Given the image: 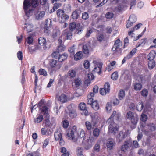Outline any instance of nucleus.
<instances>
[{
  "mask_svg": "<svg viewBox=\"0 0 156 156\" xmlns=\"http://www.w3.org/2000/svg\"><path fill=\"white\" fill-rule=\"evenodd\" d=\"M143 108V105L142 103H139L137 105V110L139 111H141Z\"/></svg>",
  "mask_w": 156,
  "mask_h": 156,
  "instance_id": "6e6d98bb",
  "label": "nucleus"
},
{
  "mask_svg": "<svg viewBox=\"0 0 156 156\" xmlns=\"http://www.w3.org/2000/svg\"><path fill=\"white\" fill-rule=\"evenodd\" d=\"M69 18V16L68 15L64 13V15H62V16L59 18V21L60 23H64Z\"/></svg>",
  "mask_w": 156,
  "mask_h": 156,
  "instance_id": "2eb2a0df",
  "label": "nucleus"
},
{
  "mask_svg": "<svg viewBox=\"0 0 156 156\" xmlns=\"http://www.w3.org/2000/svg\"><path fill=\"white\" fill-rule=\"evenodd\" d=\"M43 119V116L42 115H40L37 117L36 119H35V122L39 123Z\"/></svg>",
  "mask_w": 156,
  "mask_h": 156,
  "instance_id": "603ef678",
  "label": "nucleus"
},
{
  "mask_svg": "<svg viewBox=\"0 0 156 156\" xmlns=\"http://www.w3.org/2000/svg\"><path fill=\"white\" fill-rule=\"evenodd\" d=\"M25 25V28L27 33L30 32L32 31L33 26L32 25L29 23H26Z\"/></svg>",
  "mask_w": 156,
  "mask_h": 156,
  "instance_id": "f3484780",
  "label": "nucleus"
},
{
  "mask_svg": "<svg viewBox=\"0 0 156 156\" xmlns=\"http://www.w3.org/2000/svg\"><path fill=\"white\" fill-rule=\"evenodd\" d=\"M147 119V115L145 114H142L141 115L140 120L143 122L146 121Z\"/></svg>",
  "mask_w": 156,
  "mask_h": 156,
  "instance_id": "13d9d810",
  "label": "nucleus"
},
{
  "mask_svg": "<svg viewBox=\"0 0 156 156\" xmlns=\"http://www.w3.org/2000/svg\"><path fill=\"white\" fill-rule=\"evenodd\" d=\"M130 145V144L129 143H126L124 144V145H122V147L121 148V149L122 151H125V150H127L128 148Z\"/></svg>",
  "mask_w": 156,
  "mask_h": 156,
  "instance_id": "c85d7f7f",
  "label": "nucleus"
},
{
  "mask_svg": "<svg viewBox=\"0 0 156 156\" xmlns=\"http://www.w3.org/2000/svg\"><path fill=\"white\" fill-rule=\"evenodd\" d=\"M76 27V24L75 23H70L69 24V29L72 32V31L74 30Z\"/></svg>",
  "mask_w": 156,
  "mask_h": 156,
  "instance_id": "5fc2aeb1",
  "label": "nucleus"
},
{
  "mask_svg": "<svg viewBox=\"0 0 156 156\" xmlns=\"http://www.w3.org/2000/svg\"><path fill=\"white\" fill-rule=\"evenodd\" d=\"M147 40V39L146 38L141 39L140 41L138 42L139 44L137 46V47H139L140 46H143L146 43Z\"/></svg>",
  "mask_w": 156,
  "mask_h": 156,
  "instance_id": "58836bf2",
  "label": "nucleus"
},
{
  "mask_svg": "<svg viewBox=\"0 0 156 156\" xmlns=\"http://www.w3.org/2000/svg\"><path fill=\"white\" fill-rule=\"evenodd\" d=\"M126 136V135L125 132L121 131L117 135V138L119 140V141L120 142L123 140Z\"/></svg>",
  "mask_w": 156,
  "mask_h": 156,
  "instance_id": "9b49d317",
  "label": "nucleus"
},
{
  "mask_svg": "<svg viewBox=\"0 0 156 156\" xmlns=\"http://www.w3.org/2000/svg\"><path fill=\"white\" fill-rule=\"evenodd\" d=\"M97 39L98 41L101 42L104 39V36L101 33H98L96 35Z\"/></svg>",
  "mask_w": 156,
  "mask_h": 156,
  "instance_id": "c9c22d12",
  "label": "nucleus"
},
{
  "mask_svg": "<svg viewBox=\"0 0 156 156\" xmlns=\"http://www.w3.org/2000/svg\"><path fill=\"white\" fill-rule=\"evenodd\" d=\"M54 137L55 140H59V144L62 146L64 144V141L62 138V135L60 130H57L54 133Z\"/></svg>",
  "mask_w": 156,
  "mask_h": 156,
  "instance_id": "20e7f679",
  "label": "nucleus"
},
{
  "mask_svg": "<svg viewBox=\"0 0 156 156\" xmlns=\"http://www.w3.org/2000/svg\"><path fill=\"white\" fill-rule=\"evenodd\" d=\"M77 156H84L82 154V148L80 147H78L77 148Z\"/></svg>",
  "mask_w": 156,
  "mask_h": 156,
  "instance_id": "0e129e2a",
  "label": "nucleus"
},
{
  "mask_svg": "<svg viewBox=\"0 0 156 156\" xmlns=\"http://www.w3.org/2000/svg\"><path fill=\"white\" fill-rule=\"evenodd\" d=\"M93 32V31L91 28H88L87 30L85 37L87 38L89 37L91 33H92Z\"/></svg>",
  "mask_w": 156,
  "mask_h": 156,
  "instance_id": "a18cd8bd",
  "label": "nucleus"
},
{
  "mask_svg": "<svg viewBox=\"0 0 156 156\" xmlns=\"http://www.w3.org/2000/svg\"><path fill=\"white\" fill-rule=\"evenodd\" d=\"M103 88L105 89L107 92H109L110 90V85L108 83L106 82L105 83Z\"/></svg>",
  "mask_w": 156,
  "mask_h": 156,
  "instance_id": "8fccbe9b",
  "label": "nucleus"
},
{
  "mask_svg": "<svg viewBox=\"0 0 156 156\" xmlns=\"http://www.w3.org/2000/svg\"><path fill=\"white\" fill-rule=\"evenodd\" d=\"M125 96V91L122 90H120L119 93L118 98L120 100H121L124 98Z\"/></svg>",
  "mask_w": 156,
  "mask_h": 156,
  "instance_id": "a878e982",
  "label": "nucleus"
},
{
  "mask_svg": "<svg viewBox=\"0 0 156 156\" xmlns=\"http://www.w3.org/2000/svg\"><path fill=\"white\" fill-rule=\"evenodd\" d=\"M100 93L102 95H105L107 93H108L107 92L106 90L103 88H100Z\"/></svg>",
  "mask_w": 156,
  "mask_h": 156,
  "instance_id": "e2e57ef3",
  "label": "nucleus"
},
{
  "mask_svg": "<svg viewBox=\"0 0 156 156\" xmlns=\"http://www.w3.org/2000/svg\"><path fill=\"white\" fill-rule=\"evenodd\" d=\"M58 100L62 103H65L67 101L66 96L64 94H62L59 96Z\"/></svg>",
  "mask_w": 156,
  "mask_h": 156,
  "instance_id": "6ab92c4d",
  "label": "nucleus"
},
{
  "mask_svg": "<svg viewBox=\"0 0 156 156\" xmlns=\"http://www.w3.org/2000/svg\"><path fill=\"white\" fill-rule=\"evenodd\" d=\"M124 8V5L122 4H120L118 6L115 7V8L116 12H120L122 11Z\"/></svg>",
  "mask_w": 156,
  "mask_h": 156,
  "instance_id": "5701e85b",
  "label": "nucleus"
},
{
  "mask_svg": "<svg viewBox=\"0 0 156 156\" xmlns=\"http://www.w3.org/2000/svg\"><path fill=\"white\" fill-rule=\"evenodd\" d=\"M148 94L147 90L146 89H144L141 92V95L144 97H146L147 96Z\"/></svg>",
  "mask_w": 156,
  "mask_h": 156,
  "instance_id": "864d4df0",
  "label": "nucleus"
},
{
  "mask_svg": "<svg viewBox=\"0 0 156 156\" xmlns=\"http://www.w3.org/2000/svg\"><path fill=\"white\" fill-rule=\"evenodd\" d=\"M39 73L40 75L46 76L47 75L46 71L44 69H40L39 70Z\"/></svg>",
  "mask_w": 156,
  "mask_h": 156,
  "instance_id": "c03bdc74",
  "label": "nucleus"
},
{
  "mask_svg": "<svg viewBox=\"0 0 156 156\" xmlns=\"http://www.w3.org/2000/svg\"><path fill=\"white\" fill-rule=\"evenodd\" d=\"M69 115L70 117L72 118L76 117V114L75 111L74 110H70L69 112Z\"/></svg>",
  "mask_w": 156,
  "mask_h": 156,
  "instance_id": "e433bc0d",
  "label": "nucleus"
},
{
  "mask_svg": "<svg viewBox=\"0 0 156 156\" xmlns=\"http://www.w3.org/2000/svg\"><path fill=\"white\" fill-rule=\"evenodd\" d=\"M148 128L151 131H154L156 127L154 124L153 123H150L148 124Z\"/></svg>",
  "mask_w": 156,
  "mask_h": 156,
  "instance_id": "473e14b6",
  "label": "nucleus"
},
{
  "mask_svg": "<svg viewBox=\"0 0 156 156\" xmlns=\"http://www.w3.org/2000/svg\"><path fill=\"white\" fill-rule=\"evenodd\" d=\"M68 57V55L67 54L64 53L61 55H60L58 57V61L59 62H62L66 59Z\"/></svg>",
  "mask_w": 156,
  "mask_h": 156,
  "instance_id": "dca6fc26",
  "label": "nucleus"
},
{
  "mask_svg": "<svg viewBox=\"0 0 156 156\" xmlns=\"http://www.w3.org/2000/svg\"><path fill=\"white\" fill-rule=\"evenodd\" d=\"M82 18L84 20H86L89 18L88 13L87 12L82 13Z\"/></svg>",
  "mask_w": 156,
  "mask_h": 156,
  "instance_id": "680f3d73",
  "label": "nucleus"
},
{
  "mask_svg": "<svg viewBox=\"0 0 156 156\" xmlns=\"http://www.w3.org/2000/svg\"><path fill=\"white\" fill-rule=\"evenodd\" d=\"M26 41L29 44L32 43L33 41V39L31 36H29L26 39Z\"/></svg>",
  "mask_w": 156,
  "mask_h": 156,
  "instance_id": "69168bd1",
  "label": "nucleus"
},
{
  "mask_svg": "<svg viewBox=\"0 0 156 156\" xmlns=\"http://www.w3.org/2000/svg\"><path fill=\"white\" fill-rule=\"evenodd\" d=\"M137 49L136 48H134L131 51L129 54L126 56V58L128 59L131 58L133 55L136 53Z\"/></svg>",
  "mask_w": 156,
  "mask_h": 156,
  "instance_id": "4be33fe9",
  "label": "nucleus"
},
{
  "mask_svg": "<svg viewBox=\"0 0 156 156\" xmlns=\"http://www.w3.org/2000/svg\"><path fill=\"white\" fill-rule=\"evenodd\" d=\"M60 31L57 28H55L53 31L52 35V37L53 38H55L56 37L59 36L60 34Z\"/></svg>",
  "mask_w": 156,
  "mask_h": 156,
  "instance_id": "bb28decb",
  "label": "nucleus"
},
{
  "mask_svg": "<svg viewBox=\"0 0 156 156\" xmlns=\"http://www.w3.org/2000/svg\"><path fill=\"white\" fill-rule=\"evenodd\" d=\"M106 109L107 111L108 112L111 109L112 106L109 103H108L106 106Z\"/></svg>",
  "mask_w": 156,
  "mask_h": 156,
  "instance_id": "774afa93",
  "label": "nucleus"
},
{
  "mask_svg": "<svg viewBox=\"0 0 156 156\" xmlns=\"http://www.w3.org/2000/svg\"><path fill=\"white\" fill-rule=\"evenodd\" d=\"M27 2H29L30 5L28 6L26 9L24 8L26 15L29 17L31 16L33 12L34 9L33 7H36L38 5V1L37 0H32L30 2L26 0Z\"/></svg>",
  "mask_w": 156,
  "mask_h": 156,
  "instance_id": "f03ea898",
  "label": "nucleus"
},
{
  "mask_svg": "<svg viewBox=\"0 0 156 156\" xmlns=\"http://www.w3.org/2000/svg\"><path fill=\"white\" fill-rule=\"evenodd\" d=\"M148 67L150 69H153L155 65V62L154 60L149 61L148 62Z\"/></svg>",
  "mask_w": 156,
  "mask_h": 156,
  "instance_id": "aec40b11",
  "label": "nucleus"
},
{
  "mask_svg": "<svg viewBox=\"0 0 156 156\" xmlns=\"http://www.w3.org/2000/svg\"><path fill=\"white\" fill-rule=\"evenodd\" d=\"M94 143V142L93 139L90 138L87 139L85 146V148L86 150L89 149L91 147Z\"/></svg>",
  "mask_w": 156,
  "mask_h": 156,
  "instance_id": "9d476101",
  "label": "nucleus"
},
{
  "mask_svg": "<svg viewBox=\"0 0 156 156\" xmlns=\"http://www.w3.org/2000/svg\"><path fill=\"white\" fill-rule=\"evenodd\" d=\"M65 48V46L63 44L59 45L57 47L56 51L59 53L63 51Z\"/></svg>",
  "mask_w": 156,
  "mask_h": 156,
  "instance_id": "cd10ccee",
  "label": "nucleus"
},
{
  "mask_svg": "<svg viewBox=\"0 0 156 156\" xmlns=\"http://www.w3.org/2000/svg\"><path fill=\"white\" fill-rule=\"evenodd\" d=\"M52 21L50 19H47L45 21V26L47 28L50 27L52 25Z\"/></svg>",
  "mask_w": 156,
  "mask_h": 156,
  "instance_id": "7c9ffc66",
  "label": "nucleus"
},
{
  "mask_svg": "<svg viewBox=\"0 0 156 156\" xmlns=\"http://www.w3.org/2000/svg\"><path fill=\"white\" fill-rule=\"evenodd\" d=\"M74 83L76 87H77L81 84V81L80 79L76 78L74 80Z\"/></svg>",
  "mask_w": 156,
  "mask_h": 156,
  "instance_id": "c756f323",
  "label": "nucleus"
},
{
  "mask_svg": "<svg viewBox=\"0 0 156 156\" xmlns=\"http://www.w3.org/2000/svg\"><path fill=\"white\" fill-rule=\"evenodd\" d=\"M122 45V42L120 41L119 39H117L115 41L114 46L112 48V51L115 52H116L121 50L120 47Z\"/></svg>",
  "mask_w": 156,
  "mask_h": 156,
  "instance_id": "423d86ee",
  "label": "nucleus"
},
{
  "mask_svg": "<svg viewBox=\"0 0 156 156\" xmlns=\"http://www.w3.org/2000/svg\"><path fill=\"white\" fill-rule=\"evenodd\" d=\"M115 144V140L112 138L108 139L107 140L106 145L108 149L111 150L113 149Z\"/></svg>",
  "mask_w": 156,
  "mask_h": 156,
  "instance_id": "6e6552de",
  "label": "nucleus"
},
{
  "mask_svg": "<svg viewBox=\"0 0 156 156\" xmlns=\"http://www.w3.org/2000/svg\"><path fill=\"white\" fill-rule=\"evenodd\" d=\"M61 4L60 3H55L54 5L53 9L51 11L52 12H54L55 10L59 8L61 5Z\"/></svg>",
  "mask_w": 156,
  "mask_h": 156,
  "instance_id": "4c0bfd02",
  "label": "nucleus"
},
{
  "mask_svg": "<svg viewBox=\"0 0 156 156\" xmlns=\"http://www.w3.org/2000/svg\"><path fill=\"white\" fill-rule=\"evenodd\" d=\"M45 15V12L44 11L38 12L35 14V19L37 20L41 19Z\"/></svg>",
  "mask_w": 156,
  "mask_h": 156,
  "instance_id": "ddd939ff",
  "label": "nucleus"
},
{
  "mask_svg": "<svg viewBox=\"0 0 156 156\" xmlns=\"http://www.w3.org/2000/svg\"><path fill=\"white\" fill-rule=\"evenodd\" d=\"M49 63L51 67L55 68L56 69H59L62 65L61 63L53 59H50Z\"/></svg>",
  "mask_w": 156,
  "mask_h": 156,
  "instance_id": "39448f33",
  "label": "nucleus"
},
{
  "mask_svg": "<svg viewBox=\"0 0 156 156\" xmlns=\"http://www.w3.org/2000/svg\"><path fill=\"white\" fill-rule=\"evenodd\" d=\"M79 16L78 12L77 11H74L72 14V18L74 19H76Z\"/></svg>",
  "mask_w": 156,
  "mask_h": 156,
  "instance_id": "09e8293b",
  "label": "nucleus"
},
{
  "mask_svg": "<svg viewBox=\"0 0 156 156\" xmlns=\"http://www.w3.org/2000/svg\"><path fill=\"white\" fill-rule=\"evenodd\" d=\"M46 117L45 122V126L46 127H48L50 125L51 123L48 119L49 117H47V116H46Z\"/></svg>",
  "mask_w": 156,
  "mask_h": 156,
  "instance_id": "338daca9",
  "label": "nucleus"
},
{
  "mask_svg": "<svg viewBox=\"0 0 156 156\" xmlns=\"http://www.w3.org/2000/svg\"><path fill=\"white\" fill-rule=\"evenodd\" d=\"M134 116L133 113L131 111H129L127 113L126 117L129 119H132Z\"/></svg>",
  "mask_w": 156,
  "mask_h": 156,
  "instance_id": "de8ad7c7",
  "label": "nucleus"
},
{
  "mask_svg": "<svg viewBox=\"0 0 156 156\" xmlns=\"http://www.w3.org/2000/svg\"><path fill=\"white\" fill-rule=\"evenodd\" d=\"M59 52H57L56 51H54L52 53L51 55L53 58H55L56 59L58 58L59 54Z\"/></svg>",
  "mask_w": 156,
  "mask_h": 156,
  "instance_id": "bf43d9fd",
  "label": "nucleus"
},
{
  "mask_svg": "<svg viewBox=\"0 0 156 156\" xmlns=\"http://www.w3.org/2000/svg\"><path fill=\"white\" fill-rule=\"evenodd\" d=\"M64 11L61 9H58L57 11V15L58 17L59 18H60L62 15H64Z\"/></svg>",
  "mask_w": 156,
  "mask_h": 156,
  "instance_id": "f704fd0d",
  "label": "nucleus"
},
{
  "mask_svg": "<svg viewBox=\"0 0 156 156\" xmlns=\"http://www.w3.org/2000/svg\"><path fill=\"white\" fill-rule=\"evenodd\" d=\"M68 75L71 77H73L75 76L76 75V73L75 71L74 70L71 69H70L68 72Z\"/></svg>",
  "mask_w": 156,
  "mask_h": 156,
  "instance_id": "2f4dec72",
  "label": "nucleus"
},
{
  "mask_svg": "<svg viewBox=\"0 0 156 156\" xmlns=\"http://www.w3.org/2000/svg\"><path fill=\"white\" fill-rule=\"evenodd\" d=\"M83 52L85 54H88L89 53V51L86 44L83 45Z\"/></svg>",
  "mask_w": 156,
  "mask_h": 156,
  "instance_id": "37998d69",
  "label": "nucleus"
},
{
  "mask_svg": "<svg viewBox=\"0 0 156 156\" xmlns=\"http://www.w3.org/2000/svg\"><path fill=\"white\" fill-rule=\"evenodd\" d=\"M94 152H98L100 150V145L98 143L96 144L94 147Z\"/></svg>",
  "mask_w": 156,
  "mask_h": 156,
  "instance_id": "79ce46f5",
  "label": "nucleus"
},
{
  "mask_svg": "<svg viewBox=\"0 0 156 156\" xmlns=\"http://www.w3.org/2000/svg\"><path fill=\"white\" fill-rule=\"evenodd\" d=\"M131 123L133 125H136L138 122V118L137 115L134 116L133 118L131 119Z\"/></svg>",
  "mask_w": 156,
  "mask_h": 156,
  "instance_id": "72a5a7b5",
  "label": "nucleus"
},
{
  "mask_svg": "<svg viewBox=\"0 0 156 156\" xmlns=\"http://www.w3.org/2000/svg\"><path fill=\"white\" fill-rule=\"evenodd\" d=\"M79 108L81 110L83 111V112L85 115H87L88 111L86 108V105L84 103H80V104Z\"/></svg>",
  "mask_w": 156,
  "mask_h": 156,
  "instance_id": "4468645a",
  "label": "nucleus"
},
{
  "mask_svg": "<svg viewBox=\"0 0 156 156\" xmlns=\"http://www.w3.org/2000/svg\"><path fill=\"white\" fill-rule=\"evenodd\" d=\"M137 18L136 16L134 15H131L130 16L129 20L134 23L136 21Z\"/></svg>",
  "mask_w": 156,
  "mask_h": 156,
  "instance_id": "49530a36",
  "label": "nucleus"
},
{
  "mask_svg": "<svg viewBox=\"0 0 156 156\" xmlns=\"http://www.w3.org/2000/svg\"><path fill=\"white\" fill-rule=\"evenodd\" d=\"M48 108L46 106H44L42 107L41 111L43 113L44 115H46V116L47 117H49V116L48 114Z\"/></svg>",
  "mask_w": 156,
  "mask_h": 156,
  "instance_id": "412c9836",
  "label": "nucleus"
},
{
  "mask_svg": "<svg viewBox=\"0 0 156 156\" xmlns=\"http://www.w3.org/2000/svg\"><path fill=\"white\" fill-rule=\"evenodd\" d=\"M107 122L109 125L108 131L110 133L115 135L118 131L117 124L111 118L109 119Z\"/></svg>",
  "mask_w": 156,
  "mask_h": 156,
  "instance_id": "7ed1b4c3",
  "label": "nucleus"
},
{
  "mask_svg": "<svg viewBox=\"0 0 156 156\" xmlns=\"http://www.w3.org/2000/svg\"><path fill=\"white\" fill-rule=\"evenodd\" d=\"M115 63L116 62L115 61H113L110 62V64L108 65V71L111 70L112 69V68L110 67V65L111 66H113L115 64Z\"/></svg>",
  "mask_w": 156,
  "mask_h": 156,
  "instance_id": "052dcab7",
  "label": "nucleus"
},
{
  "mask_svg": "<svg viewBox=\"0 0 156 156\" xmlns=\"http://www.w3.org/2000/svg\"><path fill=\"white\" fill-rule=\"evenodd\" d=\"M85 135L84 131L81 129H79L77 130V127L74 126L72 128L69 129L66 135V137L69 139H71L74 142L77 141L79 139H81L83 140Z\"/></svg>",
  "mask_w": 156,
  "mask_h": 156,
  "instance_id": "f257e3e1",
  "label": "nucleus"
},
{
  "mask_svg": "<svg viewBox=\"0 0 156 156\" xmlns=\"http://www.w3.org/2000/svg\"><path fill=\"white\" fill-rule=\"evenodd\" d=\"M91 106L92 108L95 110H98L99 108V105L97 101L96 100L93 103V104Z\"/></svg>",
  "mask_w": 156,
  "mask_h": 156,
  "instance_id": "393cba45",
  "label": "nucleus"
},
{
  "mask_svg": "<svg viewBox=\"0 0 156 156\" xmlns=\"http://www.w3.org/2000/svg\"><path fill=\"white\" fill-rule=\"evenodd\" d=\"M85 125L87 129L88 130H90L92 128V125L88 121H86L85 122Z\"/></svg>",
  "mask_w": 156,
  "mask_h": 156,
  "instance_id": "4d7b16f0",
  "label": "nucleus"
},
{
  "mask_svg": "<svg viewBox=\"0 0 156 156\" xmlns=\"http://www.w3.org/2000/svg\"><path fill=\"white\" fill-rule=\"evenodd\" d=\"M118 78V73L117 72H114L111 75V78L113 80H116Z\"/></svg>",
  "mask_w": 156,
  "mask_h": 156,
  "instance_id": "3c124183",
  "label": "nucleus"
},
{
  "mask_svg": "<svg viewBox=\"0 0 156 156\" xmlns=\"http://www.w3.org/2000/svg\"><path fill=\"white\" fill-rule=\"evenodd\" d=\"M38 43L41 45L43 46V48L44 50H46L49 49L50 46L48 45L47 42H46V39L43 37H40L38 40Z\"/></svg>",
  "mask_w": 156,
  "mask_h": 156,
  "instance_id": "0eeeda50",
  "label": "nucleus"
},
{
  "mask_svg": "<svg viewBox=\"0 0 156 156\" xmlns=\"http://www.w3.org/2000/svg\"><path fill=\"white\" fill-rule=\"evenodd\" d=\"M114 16L113 13L111 12H108L105 15L106 18L108 19H111L113 18Z\"/></svg>",
  "mask_w": 156,
  "mask_h": 156,
  "instance_id": "a19ab883",
  "label": "nucleus"
},
{
  "mask_svg": "<svg viewBox=\"0 0 156 156\" xmlns=\"http://www.w3.org/2000/svg\"><path fill=\"white\" fill-rule=\"evenodd\" d=\"M156 54L155 51L154 50H152L147 56V58L149 61L154 60Z\"/></svg>",
  "mask_w": 156,
  "mask_h": 156,
  "instance_id": "f8f14e48",
  "label": "nucleus"
},
{
  "mask_svg": "<svg viewBox=\"0 0 156 156\" xmlns=\"http://www.w3.org/2000/svg\"><path fill=\"white\" fill-rule=\"evenodd\" d=\"M133 87L135 90H140L142 88V86L141 83H136L134 84Z\"/></svg>",
  "mask_w": 156,
  "mask_h": 156,
  "instance_id": "b1692460",
  "label": "nucleus"
},
{
  "mask_svg": "<svg viewBox=\"0 0 156 156\" xmlns=\"http://www.w3.org/2000/svg\"><path fill=\"white\" fill-rule=\"evenodd\" d=\"M62 35L67 39H70L72 36V32L69 29H66L63 31Z\"/></svg>",
  "mask_w": 156,
  "mask_h": 156,
  "instance_id": "1a4fd4ad",
  "label": "nucleus"
},
{
  "mask_svg": "<svg viewBox=\"0 0 156 156\" xmlns=\"http://www.w3.org/2000/svg\"><path fill=\"white\" fill-rule=\"evenodd\" d=\"M83 56L82 53L81 51L78 52L74 55V59L78 61L81 59Z\"/></svg>",
  "mask_w": 156,
  "mask_h": 156,
  "instance_id": "a211bd4d",
  "label": "nucleus"
},
{
  "mask_svg": "<svg viewBox=\"0 0 156 156\" xmlns=\"http://www.w3.org/2000/svg\"><path fill=\"white\" fill-rule=\"evenodd\" d=\"M99 129L97 128H96L93 131V135L95 137H98L99 135Z\"/></svg>",
  "mask_w": 156,
  "mask_h": 156,
  "instance_id": "ea45409f",
  "label": "nucleus"
}]
</instances>
